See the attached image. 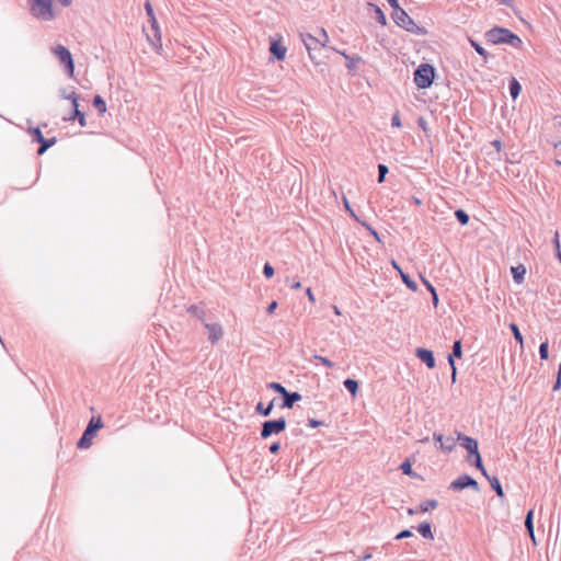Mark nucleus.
I'll use <instances>...</instances> for the list:
<instances>
[{
    "mask_svg": "<svg viewBox=\"0 0 561 561\" xmlns=\"http://www.w3.org/2000/svg\"><path fill=\"white\" fill-rule=\"evenodd\" d=\"M474 466H476V468H478L481 471V473L485 478L489 476L486 470H485V468H484V466H483V463H482V459H481L480 454H477V456L474 457Z\"/></svg>",
    "mask_w": 561,
    "mask_h": 561,
    "instance_id": "33",
    "label": "nucleus"
},
{
    "mask_svg": "<svg viewBox=\"0 0 561 561\" xmlns=\"http://www.w3.org/2000/svg\"><path fill=\"white\" fill-rule=\"evenodd\" d=\"M466 438H470V437L466 436L465 434H462L460 432H457V440L460 442L461 445H462V443H465Z\"/></svg>",
    "mask_w": 561,
    "mask_h": 561,
    "instance_id": "57",
    "label": "nucleus"
},
{
    "mask_svg": "<svg viewBox=\"0 0 561 561\" xmlns=\"http://www.w3.org/2000/svg\"><path fill=\"white\" fill-rule=\"evenodd\" d=\"M520 90V83L517 81V79L512 78L510 81V93L514 100L518 98Z\"/></svg>",
    "mask_w": 561,
    "mask_h": 561,
    "instance_id": "24",
    "label": "nucleus"
},
{
    "mask_svg": "<svg viewBox=\"0 0 561 561\" xmlns=\"http://www.w3.org/2000/svg\"><path fill=\"white\" fill-rule=\"evenodd\" d=\"M368 8L369 10L374 13V16L375 19L382 25L385 26L387 24V18L383 13V11L376 4L374 3H368Z\"/></svg>",
    "mask_w": 561,
    "mask_h": 561,
    "instance_id": "19",
    "label": "nucleus"
},
{
    "mask_svg": "<svg viewBox=\"0 0 561 561\" xmlns=\"http://www.w3.org/2000/svg\"><path fill=\"white\" fill-rule=\"evenodd\" d=\"M286 428V420L284 417H279L277 420L265 421L262 424L261 437L268 438L274 434H279Z\"/></svg>",
    "mask_w": 561,
    "mask_h": 561,
    "instance_id": "8",
    "label": "nucleus"
},
{
    "mask_svg": "<svg viewBox=\"0 0 561 561\" xmlns=\"http://www.w3.org/2000/svg\"><path fill=\"white\" fill-rule=\"evenodd\" d=\"M552 244H553L554 250H559L560 249V234H559L558 230L554 232V236H553V239H552Z\"/></svg>",
    "mask_w": 561,
    "mask_h": 561,
    "instance_id": "46",
    "label": "nucleus"
},
{
    "mask_svg": "<svg viewBox=\"0 0 561 561\" xmlns=\"http://www.w3.org/2000/svg\"><path fill=\"white\" fill-rule=\"evenodd\" d=\"M145 9H146L147 15L149 16V21L151 22V26L154 30V36L158 38V42H160L161 35H160V31H159V27H158V22L156 20L154 14H153V10H152V7H151L150 2L147 1L145 3Z\"/></svg>",
    "mask_w": 561,
    "mask_h": 561,
    "instance_id": "14",
    "label": "nucleus"
},
{
    "mask_svg": "<svg viewBox=\"0 0 561 561\" xmlns=\"http://www.w3.org/2000/svg\"><path fill=\"white\" fill-rule=\"evenodd\" d=\"M291 288L297 290V289H300L301 288V283L300 282H295L294 284H291Z\"/></svg>",
    "mask_w": 561,
    "mask_h": 561,
    "instance_id": "62",
    "label": "nucleus"
},
{
    "mask_svg": "<svg viewBox=\"0 0 561 561\" xmlns=\"http://www.w3.org/2000/svg\"><path fill=\"white\" fill-rule=\"evenodd\" d=\"M534 510H529L526 518H525V527L527 529V533L533 540L534 543H536L535 533H534Z\"/></svg>",
    "mask_w": 561,
    "mask_h": 561,
    "instance_id": "18",
    "label": "nucleus"
},
{
    "mask_svg": "<svg viewBox=\"0 0 561 561\" xmlns=\"http://www.w3.org/2000/svg\"><path fill=\"white\" fill-rule=\"evenodd\" d=\"M30 133L33 135V140L39 142L44 139V136L38 127L32 128Z\"/></svg>",
    "mask_w": 561,
    "mask_h": 561,
    "instance_id": "41",
    "label": "nucleus"
},
{
    "mask_svg": "<svg viewBox=\"0 0 561 561\" xmlns=\"http://www.w3.org/2000/svg\"><path fill=\"white\" fill-rule=\"evenodd\" d=\"M268 388L275 390L276 392L280 393L282 396H284L287 391L286 388L278 382L268 383Z\"/></svg>",
    "mask_w": 561,
    "mask_h": 561,
    "instance_id": "38",
    "label": "nucleus"
},
{
    "mask_svg": "<svg viewBox=\"0 0 561 561\" xmlns=\"http://www.w3.org/2000/svg\"><path fill=\"white\" fill-rule=\"evenodd\" d=\"M462 447L468 451V459H470V457H476L477 454H480L478 449V442L472 437L466 438L465 443H462Z\"/></svg>",
    "mask_w": 561,
    "mask_h": 561,
    "instance_id": "15",
    "label": "nucleus"
},
{
    "mask_svg": "<svg viewBox=\"0 0 561 561\" xmlns=\"http://www.w3.org/2000/svg\"><path fill=\"white\" fill-rule=\"evenodd\" d=\"M466 488H472L474 489L476 491L479 490V485H478V482L471 478L470 476L468 474H462L460 476L459 478H457L456 480H454L450 485H449V489L450 490H454V491H460V490H463Z\"/></svg>",
    "mask_w": 561,
    "mask_h": 561,
    "instance_id": "9",
    "label": "nucleus"
},
{
    "mask_svg": "<svg viewBox=\"0 0 561 561\" xmlns=\"http://www.w3.org/2000/svg\"><path fill=\"white\" fill-rule=\"evenodd\" d=\"M205 329L207 330L208 341L213 344L217 343L224 335L222 328L218 323H205Z\"/></svg>",
    "mask_w": 561,
    "mask_h": 561,
    "instance_id": "11",
    "label": "nucleus"
},
{
    "mask_svg": "<svg viewBox=\"0 0 561 561\" xmlns=\"http://www.w3.org/2000/svg\"><path fill=\"white\" fill-rule=\"evenodd\" d=\"M433 305L436 307L438 305V297L436 291L432 294Z\"/></svg>",
    "mask_w": 561,
    "mask_h": 561,
    "instance_id": "59",
    "label": "nucleus"
},
{
    "mask_svg": "<svg viewBox=\"0 0 561 561\" xmlns=\"http://www.w3.org/2000/svg\"><path fill=\"white\" fill-rule=\"evenodd\" d=\"M421 279L423 282V284L426 286V288L431 291V294L435 293L436 289L434 288V286L427 280L425 279L424 277L421 276Z\"/></svg>",
    "mask_w": 561,
    "mask_h": 561,
    "instance_id": "50",
    "label": "nucleus"
},
{
    "mask_svg": "<svg viewBox=\"0 0 561 561\" xmlns=\"http://www.w3.org/2000/svg\"><path fill=\"white\" fill-rule=\"evenodd\" d=\"M276 308H277V302L276 301H272L268 305L266 311H267L268 314H272L275 311Z\"/></svg>",
    "mask_w": 561,
    "mask_h": 561,
    "instance_id": "53",
    "label": "nucleus"
},
{
    "mask_svg": "<svg viewBox=\"0 0 561 561\" xmlns=\"http://www.w3.org/2000/svg\"><path fill=\"white\" fill-rule=\"evenodd\" d=\"M393 22L401 28L415 35L426 34L425 28L419 26L411 16L398 4L391 14Z\"/></svg>",
    "mask_w": 561,
    "mask_h": 561,
    "instance_id": "2",
    "label": "nucleus"
},
{
    "mask_svg": "<svg viewBox=\"0 0 561 561\" xmlns=\"http://www.w3.org/2000/svg\"><path fill=\"white\" fill-rule=\"evenodd\" d=\"M539 355L541 359H547L549 356L548 342H543L539 346Z\"/></svg>",
    "mask_w": 561,
    "mask_h": 561,
    "instance_id": "35",
    "label": "nucleus"
},
{
    "mask_svg": "<svg viewBox=\"0 0 561 561\" xmlns=\"http://www.w3.org/2000/svg\"><path fill=\"white\" fill-rule=\"evenodd\" d=\"M400 469L407 476H413L412 466L409 460H405L401 463Z\"/></svg>",
    "mask_w": 561,
    "mask_h": 561,
    "instance_id": "37",
    "label": "nucleus"
},
{
    "mask_svg": "<svg viewBox=\"0 0 561 561\" xmlns=\"http://www.w3.org/2000/svg\"><path fill=\"white\" fill-rule=\"evenodd\" d=\"M101 427H103L101 417L100 416L96 419L92 417L90 420L87 428L84 430L81 438L78 440L77 447L81 448V449L89 448L92 444V439H93L96 431L100 430Z\"/></svg>",
    "mask_w": 561,
    "mask_h": 561,
    "instance_id": "7",
    "label": "nucleus"
},
{
    "mask_svg": "<svg viewBox=\"0 0 561 561\" xmlns=\"http://www.w3.org/2000/svg\"><path fill=\"white\" fill-rule=\"evenodd\" d=\"M561 387V364L559 365L557 380L553 386V390H558Z\"/></svg>",
    "mask_w": 561,
    "mask_h": 561,
    "instance_id": "48",
    "label": "nucleus"
},
{
    "mask_svg": "<svg viewBox=\"0 0 561 561\" xmlns=\"http://www.w3.org/2000/svg\"><path fill=\"white\" fill-rule=\"evenodd\" d=\"M271 53L276 57L277 60H283L286 56V47L279 42H273L270 47Z\"/></svg>",
    "mask_w": 561,
    "mask_h": 561,
    "instance_id": "17",
    "label": "nucleus"
},
{
    "mask_svg": "<svg viewBox=\"0 0 561 561\" xmlns=\"http://www.w3.org/2000/svg\"><path fill=\"white\" fill-rule=\"evenodd\" d=\"M470 44L471 46L474 48V50L483 58H486L488 57V53L486 50L481 46L479 45L476 41L473 39H470Z\"/></svg>",
    "mask_w": 561,
    "mask_h": 561,
    "instance_id": "34",
    "label": "nucleus"
},
{
    "mask_svg": "<svg viewBox=\"0 0 561 561\" xmlns=\"http://www.w3.org/2000/svg\"><path fill=\"white\" fill-rule=\"evenodd\" d=\"M486 41L491 44H508L512 47L519 48L523 44L522 39L504 27H493L485 33Z\"/></svg>",
    "mask_w": 561,
    "mask_h": 561,
    "instance_id": "1",
    "label": "nucleus"
},
{
    "mask_svg": "<svg viewBox=\"0 0 561 561\" xmlns=\"http://www.w3.org/2000/svg\"><path fill=\"white\" fill-rule=\"evenodd\" d=\"M93 105L98 110V112L102 115L106 112V104L105 101L101 95H95L93 99Z\"/></svg>",
    "mask_w": 561,
    "mask_h": 561,
    "instance_id": "26",
    "label": "nucleus"
},
{
    "mask_svg": "<svg viewBox=\"0 0 561 561\" xmlns=\"http://www.w3.org/2000/svg\"><path fill=\"white\" fill-rule=\"evenodd\" d=\"M434 68L428 64H422L414 72V82L419 89L431 87L434 79Z\"/></svg>",
    "mask_w": 561,
    "mask_h": 561,
    "instance_id": "6",
    "label": "nucleus"
},
{
    "mask_svg": "<svg viewBox=\"0 0 561 561\" xmlns=\"http://www.w3.org/2000/svg\"><path fill=\"white\" fill-rule=\"evenodd\" d=\"M283 398H284V400H283L282 408L290 409V408H293L295 402L301 400V394L298 392L286 391V393L283 396Z\"/></svg>",
    "mask_w": 561,
    "mask_h": 561,
    "instance_id": "16",
    "label": "nucleus"
},
{
    "mask_svg": "<svg viewBox=\"0 0 561 561\" xmlns=\"http://www.w3.org/2000/svg\"><path fill=\"white\" fill-rule=\"evenodd\" d=\"M55 142H56L55 137L49 138V139L44 138L42 141L38 142V144H41V147L38 148L37 153L43 154L49 147L54 146Z\"/></svg>",
    "mask_w": 561,
    "mask_h": 561,
    "instance_id": "27",
    "label": "nucleus"
},
{
    "mask_svg": "<svg viewBox=\"0 0 561 561\" xmlns=\"http://www.w3.org/2000/svg\"><path fill=\"white\" fill-rule=\"evenodd\" d=\"M321 424H322V423H321L320 421H317V420H314V419H309V421H308V425H309L310 427H318V426H320Z\"/></svg>",
    "mask_w": 561,
    "mask_h": 561,
    "instance_id": "54",
    "label": "nucleus"
},
{
    "mask_svg": "<svg viewBox=\"0 0 561 561\" xmlns=\"http://www.w3.org/2000/svg\"><path fill=\"white\" fill-rule=\"evenodd\" d=\"M492 146L496 149L497 152H500L502 149V144L499 139L493 140Z\"/></svg>",
    "mask_w": 561,
    "mask_h": 561,
    "instance_id": "55",
    "label": "nucleus"
},
{
    "mask_svg": "<svg viewBox=\"0 0 561 561\" xmlns=\"http://www.w3.org/2000/svg\"><path fill=\"white\" fill-rule=\"evenodd\" d=\"M416 512H417L416 510L411 508V507H410V508H408V511H407V513H408L410 516H412V515L416 514Z\"/></svg>",
    "mask_w": 561,
    "mask_h": 561,
    "instance_id": "63",
    "label": "nucleus"
},
{
    "mask_svg": "<svg viewBox=\"0 0 561 561\" xmlns=\"http://www.w3.org/2000/svg\"><path fill=\"white\" fill-rule=\"evenodd\" d=\"M314 358L318 359L319 362H321L328 368H332L334 366V364L327 357H323L320 355H314Z\"/></svg>",
    "mask_w": 561,
    "mask_h": 561,
    "instance_id": "43",
    "label": "nucleus"
},
{
    "mask_svg": "<svg viewBox=\"0 0 561 561\" xmlns=\"http://www.w3.org/2000/svg\"><path fill=\"white\" fill-rule=\"evenodd\" d=\"M274 401H275V399H273V400L267 404V407H264L262 402H259V403L256 404V407H255V411H256L259 414L263 415V416H268V415L272 413L273 409H274Z\"/></svg>",
    "mask_w": 561,
    "mask_h": 561,
    "instance_id": "22",
    "label": "nucleus"
},
{
    "mask_svg": "<svg viewBox=\"0 0 561 561\" xmlns=\"http://www.w3.org/2000/svg\"><path fill=\"white\" fill-rule=\"evenodd\" d=\"M369 232L371 236H374V238L377 240V241H380V238H379V234L378 232L371 228L368 224H366L365 221H362L360 222Z\"/></svg>",
    "mask_w": 561,
    "mask_h": 561,
    "instance_id": "45",
    "label": "nucleus"
},
{
    "mask_svg": "<svg viewBox=\"0 0 561 561\" xmlns=\"http://www.w3.org/2000/svg\"><path fill=\"white\" fill-rule=\"evenodd\" d=\"M344 387L353 394L355 396L358 391V382L354 379L347 378L344 380Z\"/></svg>",
    "mask_w": 561,
    "mask_h": 561,
    "instance_id": "28",
    "label": "nucleus"
},
{
    "mask_svg": "<svg viewBox=\"0 0 561 561\" xmlns=\"http://www.w3.org/2000/svg\"><path fill=\"white\" fill-rule=\"evenodd\" d=\"M433 437H434V439H435L437 443H439V445H440L442 443H444V436H443L442 434H439V433H434V434H433Z\"/></svg>",
    "mask_w": 561,
    "mask_h": 561,
    "instance_id": "56",
    "label": "nucleus"
},
{
    "mask_svg": "<svg viewBox=\"0 0 561 561\" xmlns=\"http://www.w3.org/2000/svg\"><path fill=\"white\" fill-rule=\"evenodd\" d=\"M462 350H461V341H455L453 345V353L448 356V363L451 367V380L453 382L456 381V366L454 362V357H461Z\"/></svg>",
    "mask_w": 561,
    "mask_h": 561,
    "instance_id": "12",
    "label": "nucleus"
},
{
    "mask_svg": "<svg viewBox=\"0 0 561 561\" xmlns=\"http://www.w3.org/2000/svg\"><path fill=\"white\" fill-rule=\"evenodd\" d=\"M510 329H511V331L513 332V335H514L515 340H516L517 342H519L520 347H523V343H524V341H523V335H522V333H520V331H519L518 327H517L515 323H511V324H510Z\"/></svg>",
    "mask_w": 561,
    "mask_h": 561,
    "instance_id": "32",
    "label": "nucleus"
},
{
    "mask_svg": "<svg viewBox=\"0 0 561 561\" xmlns=\"http://www.w3.org/2000/svg\"><path fill=\"white\" fill-rule=\"evenodd\" d=\"M319 34L323 37V42L320 41L319 37L310 35V34H301L300 35L301 41L304 42L305 47L308 50L310 59L313 60L316 64H318V61L316 60V55L313 54V51L324 47L329 41V36H328L325 30L320 28Z\"/></svg>",
    "mask_w": 561,
    "mask_h": 561,
    "instance_id": "3",
    "label": "nucleus"
},
{
    "mask_svg": "<svg viewBox=\"0 0 561 561\" xmlns=\"http://www.w3.org/2000/svg\"><path fill=\"white\" fill-rule=\"evenodd\" d=\"M388 173V168L385 164L378 165V182L382 183L385 181V176Z\"/></svg>",
    "mask_w": 561,
    "mask_h": 561,
    "instance_id": "36",
    "label": "nucleus"
},
{
    "mask_svg": "<svg viewBox=\"0 0 561 561\" xmlns=\"http://www.w3.org/2000/svg\"><path fill=\"white\" fill-rule=\"evenodd\" d=\"M279 448H280V444H279L278 442H275V443H273V444L270 446V448H268V449H270V451H271L272 454H276V453L279 450Z\"/></svg>",
    "mask_w": 561,
    "mask_h": 561,
    "instance_id": "51",
    "label": "nucleus"
},
{
    "mask_svg": "<svg viewBox=\"0 0 561 561\" xmlns=\"http://www.w3.org/2000/svg\"><path fill=\"white\" fill-rule=\"evenodd\" d=\"M486 479L489 480L491 488L495 491L497 496L503 497L504 492H503L502 485L500 483V480L496 477H490V476H488Z\"/></svg>",
    "mask_w": 561,
    "mask_h": 561,
    "instance_id": "23",
    "label": "nucleus"
},
{
    "mask_svg": "<svg viewBox=\"0 0 561 561\" xmlns=\"http://www.w3.org/2000/svg\"><path fill=\"white\" fill-rule=\"evenodd\" d=\"M416 356L426 364L428 368L435 367V358L433 352L426 348H417Z\"/></svg>",
    "mask_w": 561,
    "mask_h": 561,
    "instance_id": "13",
    "label": "nucleus"
},
{
    "mask_svg": "<svg viewBox=\"0 0 561 561\" xmlns=\"http://www.w3.org/2000/svg\"><path fill=\"white\" fill-rule=\"evenodd\" d=\"M438 505V502L436 500H427L425 502H422L419 505V511L422 513H426L430 510H435Z\"/></svg>",
    "mask_w": 561,
    "mask_h": 561,
    "instance_id": "25",
    "label": "nucleus"
},
{
    "mask_svg": "<svg viewBox=\"0 0 561 561\" xmlns=\"http://www.w3.org/2000/svg\"><path fill=\"white\" fill-rule=\"evenodd\" d=\"M188 312H191L192 314H194L195 317H197L199 320L204 321V311L203 310H199L198 307L196 306H191L188 308Z\"/></svg>",
    "mask_w": 561,
    "mask_h": 561,
    "instance_id": "39",
    "label": "nucleus"
},
{
    "mask_svg": "<svg viewBox=\"0 0 561 561\" xmlns=\"http://www.w3.org/2000/svg\"><path fill=\"white\" fill-rule=\"evenodd\" d=\"M50 51L59 60L60 65L65 67L68 76L72 77L75 72V64L70 50L64 45H56L50 48Z\"/></svg>",
    "mask_w": 561,
    "mask_h": 561,
    "instance_id": "5",
    "label": "nucleus"
},
{
    "mask_svg": "<svg viewBox=\"0 0 561 561\" xmlns=\"http://www.w3.org/2000/svg\"><path fill=\"white\" fill-rule=\"evenodd\" d=\"M30 10L36 19L43 21H50L55 18L53 0H32Z\"/></svg>",
    "mask_w": 561,
    "mask_h": 561,
    "instance_id": "4",
    "label": "nucleus"
},
{
    "mask_svg": "<svg viewBox=\"0 0 561 561\" xmlns=\"http://www.w3.org/2000/svg\"><path fill=\"white\" fill-rule=\"evenodd\" d=\"M417 531L425 539H428V540H433L434 539V535H433V531H432V526L427 522L421 523L417 526Z\"/></svg>",
    "mask_w": 561,
    "mask_h": 561,
    "instance_id": "21",
    "label": "nucleus"
},
{
    "mask_svg": "<svg viewBox=\"0 0 561 561\" xmlns=\"http://www.w3.org/2000/svg\"><path fill=\"white\" fill-rule=\"evenodd\" d=\"M439 448L444 451L450 453L455 448V440L451 437L444 439V443L439 445Z\"/></svg>",
    "mask_w": 561,
    "mask_h": 561,
    "instance_id": "30",
    "label": "nucleus"
},
{
    "mask_svg": "<svg viewBox=\"0 0 561 561\" xmlns=\"http://www.w3.org/2000/svg\"><path fill=\"white\" fill-rule=\"evenodd\" d=\"M58 2H60L64 7H69L72 2V0H57Z\"/></svg>",
    "mask_w": 561,
    "mask_h": 561,
    "instance_id": "61",
    "label": "nucleus"
},
{
    "mask_svg": "<svg viewBox=\"0 0 561 561\" xmlns=\"http://www.w3.org/2000/svg\"><path fill=\"white\" fill-rule=\"evenodd\" d=\"M556 256L558 257V260L560 261L561 263V250H556Z\"/></svg>",
    "mask_w": 561,
    "mask_h": 561,
    "instance_id": "64",
    "label": "nucleus"
},
{
    "mask_svg": "<svg viewBox=\"0 0 561 561\" xmlns=\"http://www.w3.org/2000/svg\"><path fill=\"white\" fill-rule=\"evenodd\" d=\"M387 1L392 9H397V7L399 4L398 0H387Z\"/></svg>",
    "mask_w": 561,
    "mask_h": 561,
    "instance_id": "58",
    "label": "nucleus"
},
{
    "mask_svg": "<svg viewBox=\"0 0 561 561\" xmlns=\"http://www.w3.org/2000/svg\"><path fill=\"white\" fill-rule=\"evenodd\" d=\"M66 99L70 100L73 106V113L69 117V119H78L79 124L84 127L87 125L84 114L79 110L78 104V98L75 92L70 93L69 95L65 96Z\"/></svg>",
    "mask_w": 561,
    "mask_h": 561,
    "instance_id": "10",
    "label": "nucleus"
},
{
    "mask_svg": "<svg viewBox=\"0 0 561 561\" xmlns=\"http://www.w3.org/2000/svg\"><path fill=\"white\" fill-rule=\"evenodd\" d=\"M306 295H307V297H308V299H309V301H310L311 304H314V302H316V298H314V295H313V293H312L311 288H307V290H306Z\"/></svg>",
    "mask_w": 561,
    "mask_h": 561,
    "instance_id": "52",
    "label": "nucleus"
},
{
    "mask_svg": "<svg viewBox=\"0 0 561 561\" xmlns=\"http://www.w3.org/2000/svg\"><path fill=\"white\" fill-rule=\"evenodd\" d=\"M511 272H512L515 283L522 284L524 282L525 274H526V267L524 265L519 264L517 266H513L511 268Z\"/></svg>",
    "mask_w": 561,
    "mask_h": 561,
    "instance_id": "20",
    "label": "nucleus"
},
{
    "mask_svg": "<svg viewBox=\"0 0 561 561\" xmlns=\"http://www.w3.org/2000/svg\"><path fill=\"white\" fill-rule=\"evenodd\" d=\"M400 276L402 278V282L413 291H415L417 289V285L416 283L411 279V277L405 274L403 271H400Z\"/></svg>",
    "mask_w": 561,
    "mask_h": 561,
    "instance_id": "29",
    "label": "nucleus"
},
{
    "mask_svg": "<svg viewBox=\"0 0 561 561\" xmlns=\"http://www.w3.org/2000/svg\"><path fill=\"white\" fill-rule=\"evenodd\" d=\"M455 216L462 226L469 222V215L463 209H457Z\"/></svg>",
    "mask_w": 561,
    "mask_h": 561,
    "instance_id": "31",
    "label": "nucleus"
},
{
    "mask_svg": "<svg viewBox=\"0 0 561 561\" xmlns=\"http://www.w3.org/2000/svg\"><path fill=\"white\" fill-rule=\"evenodd\" d=\"M263 274L266 278H271L274 275V267L270 263H265Z\"/></svg>",
    "mask_w": 561,
    "mask_h": 561,
    "instance_id": "42",
    "label": "nucleus"
},
{
    "mask_svg": "<svg viewBox=\"0 0 561 561\" xmlns=\"http://www.w3.org/2000/svg\"><path fill=\"white\" fill-rule=\"evenodd\" d=\"M371 558L370 553H365L362 558H358L356 561H365Z\"/></svg>",
    "mask_w": 561,
    "mask_h": 561,
    "instance_id": "60",
    "label": "nucleus"
},
{
    "mask_svg": "<svg viewBox=\"0 0 561 561\" xmlns=\"http://www.w3.org/2000/svg\"><path fill=\"white\" fill-rule=\"evenodd\" d=\"M412 531L410 529H404L402 531H400L399 534H397L396 536V539L397 540H402V539H405V538H410L412 536Z\"/></svg>",
    "mask_w": 561,
    "mask_h": 561,
    "instance_id": "44",
    "label": "nucleus"
},
{
    "mask_svg": "<svg viewBox=\"0 0 561 561\" xmlns=\"http://www.w3.org/2000/svg\"><path fill=\"white\" fill-rule=\"evenodd\" d=\"M391 125L393 127H401V119H400V116H399L398 112L396 114H393V116L391 118Z\"/></svg>",
    "mask_w": 561,
    "mask_h": 561,
    "instance_id": "47",
    "label": "nucleus"
},
{
    "mask_svg": "<svg viewBox=\"0 0 561 561\" xmlns=\"http://www.w3.org/2000/svg\"><path fill=\"white\" fill-rule=\"evenodd\" d=\"M343 204H344V207L345 209L350 213V215L358 222H362L359 220V218L356 216V214L354 213V210L352 209L351 205H350V202L348 199L344 196L343 197Z\"/></svg>",
    "mask_w": 561,
    "mask_h": 561,
    "instance_id": "40",
    "label": "nucleus"
},
{
    "mask_svg": "<svg viewBox=\"0 0 561 561\" xmlns=\"http://www.w3.org/2000/svg\"><path fill=\"white\" fill-rule=\"evenodd\" d=\"M417 124H419L420 128L423 129V131H425V133L428 131L427 123L424 117H419Z\"/></svg>",
    "mask_w": 561,
    "mask_h": 561,
    "instance_id": "49",
    "label": "nucleus"
}]
</instances>
